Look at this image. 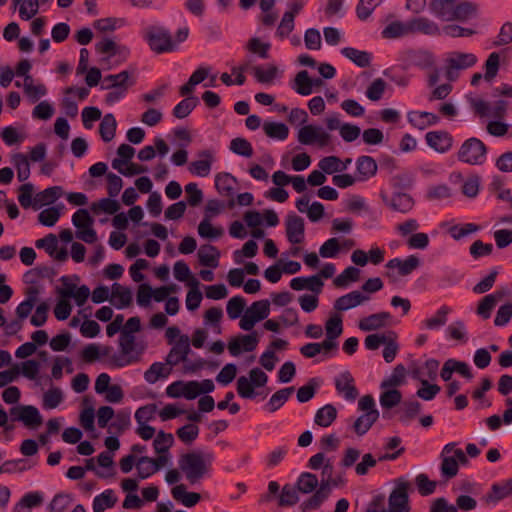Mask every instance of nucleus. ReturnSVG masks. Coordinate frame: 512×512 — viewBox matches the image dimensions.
<instances>
[{
  "label": "nucleus",
  "instance_id": "6",
  "mask_svg": "<svg viewBox=\"0 0 512 512\" xmlns=\"http://www.w3.org/2000/svg\"><path fill=\"white\" fill-rule=\"evenodd\" d=\"M478 61L474 53L451 52L445 62V75L450 81H455L459 76L460 70L473 67Z\"/></svg>",
  "mask_w": 512,
  "mask_h": 512
},
{
  "label": "nucleus",
  "instance_id": "21",
  "mask_svg": "<svg viewBox=\"0 0 512 512\" xmlns=\"http://www.w3.org/2000/svg\"><path fill=\"white\" fill-rule=\"evenodd\" d=\"M478 4L470 1L456 2L450 21L466 22L478 16Z\"/></svg>",
  "mask_w": 512,
  "mask_h": 512
},
{
  "label": "nucleus",
  "instance_id": "33",
  "mask_svg": "<svg viewBox=\"0 0 512 512\" xmlns=\"http://www.w3.org/2000/svg\"><path fill=\"white\" fill-rule=\"evenodd\" d=\"M341 54L360 68L369 67L372 61L371 53L353 47L342 48Z\"/></svg>",
  "mask_w": 512,
  "mask_h": 512
},
{
  "label": "nucleus",
  "instance_id": "57",
  "mask_svg": "<svg viewBox=\"0 0 512 512\" xmlns=\"http://www.w3.org/2000/svg\"><path fill=\"white\" fill-rule=\"evenodd\" d=\"M31 467H32V465L29 464V460H27V459L6 460L0 466V473L1 474H13L16 472L21 473L26 470H29Z\"/></svg>",
  "mask_w": 512,
  "mask_h": 512
},
{
  "label": "nucleus",
  "instance_id": "47",
  "mask_svg": "<svg viewBox=\"0 0 512 512\" xmlns=\"http://www.w3.org/2000/svg\"><path fill=\"white\" fill-rule=\"evenodd\" d=\"M189 285L191 286V289L186 295V308L189 311H194L199 308L203 296L201 291L198 289L199 281L196 278H191Z\"/></svg>",
  "mask_w": 512,
  "mask_h": 512
},
{
  "label": "nucleus",
  "instance_id": "64",
  "mask_svg": "<svg viewBox=\"0 0 512 512\" xmlns=\"http://www.w3.org/2000/svg\"><path fill=\"white\" fill-rule=\"evenodd\" d=\"M512 43V22L506 21L503 23V25L500 27V30L495 37L494 41L492 42V45L494 47H502L507 46Z\"/></svg>",
  "mask_w": 512,
  "mask_h": 512
},
{
  "label": "nucleus",
  "instance_id": "40",
  "mask_svg": "<svg viewBox=\"0 0 512 512\" xmlns=\"http://www.w3.org/2000/svg\"><path fill=\"white\" fill-rule=\"evenodd\" d=\"M117 497L112 489H106L93 499V511L104 512L106 509L114 507Z\"/></svg>",
  "mask_w": 512,
  "mask_h": 512
},
{
  "label": "nucleus",
  "instance_id": "24",
  "mask_svg": "<svg viewBox=\"0 0 512 512\" xmlns=\"http://www.w3.org/2000/svg\"><path fill=\"white\" fill-rule=\"evenodd\" d=\"M378 165L371 156L362 155L356 160L357 180L366 181L377 174Z\"/></svg>",
  "mask_w": 512,
  "mask_h": 512
},
{
  "label": "nucleus",
  "instance_id": "20",
  "mask_svg": "<svg viewBox=\"0 0 512 512\" xmlns=\"http://www.w3.org/2000/svg\"><path fill=\"white\" fill-rule=\"evenodd\" d=\"M258 338L256 332L248 335H241L239 338L233 339L228 344L229 353L232 356H238L241 351L251 352L256 349Z\"/></svg>",
  "mask_w": 512,
  "mask_h": 512
},
{
  "label": "nucleus",
  "instance_id": "54",
  "mask_svg": "<svg viewBox=\"0 0 512 512\" xmlns=\"http://www.w3.org/2000/svg\"><path fill=\"white\" fill-rule=\"evenodd\" d=\"M409 34L408 21L403 23L400 21H394L387 25L381 32V35L385 39H395Z\"/></svg>",
  "mask_w": 512,
  "mask_h": 512
},
{
  "label": "nucleus",
  "instance_id": "35",
  "mask_svg": "<svg viewBox=\"0 0 512 512\" xmlns=\"http://www.w3.org/2000/svg\"><path fill=\"white\" fill-rule=\"evenodd\" d=\"M379 418V411H369L360 415L353 424V430L358 436L365 435Z\"/></svg>",
  "mask_w": 512,
  "mask_h": 512
},
{
  "label": "nucleus",
  "instance_id": "27",
  "mask_svg": "<svg viewBox=\"0 0 512 512\" xmlns=\"http://www.w3.org/2000/svg\"><path fill=\"white\" fill-rule=\"evenodd\" d=\"M294 391V386L282 388L276 391L263 406V409L268 413H275L288 401Z\"/></svg>",
  "mask_w": 512,
  "mask_h": 512
},
{
  "label": "nucleus",
  "instance_id": "50",
  "mask_svg": "<svg viewBox=\"0 0 512 512\" xmlns=\"http://www.w3.org/2000/svg\"><path fill=\"white\" fill-rule=\"evenodd\" d=\"M405 375H406L405 366L403 364H397L394 367L391 375L381 382L380 388L388 389L391 387L400 386L401 384L404 383Z\"/></svg>",
  "mask_w": 512,
  "mask_h": 512
},
{
  "label": "nucleus",
  "instance_id": "5",
  "mask_svg": "<svg viewBox=\"0 0 512 512\" xmlns=\"http://www.w3.org/2000/svg\"><path fill=\"white\" fill-rule=\"evenodd\" d=\"M268 382V375L260 368H253L249 372V378L240 376L237 379L236 390L243 399H254L259 393L255 388L264 387Z\"/></svg>",
  "mask_w": 512,
  "mask_h": 512
},
{
  "label": "nucleus",
  "instance_id": "8",
  "mask_svg": "<svg viewBox=\"0 0 512 512\" xmlns=\"http://www.w3.org/2000/svg\"><path fill=\"white\" fill-rule=\"evenodd\" d=\"M383 203L391 210L403 214L408 213L414 207V199L407 193L394 191L391 196L387 192L381 190L379 194Z\"/></svg>",
  "mask_w": 512,
  "mask_h": 512
},
{
  "label": "nucleus",
  "instance_id": "53",
  "mask_svg": "<svg viewBox=\"0 0 512 512\" xmlns=\"http://www.w3.org/2000/svg\"><path fill=\"white\" fill-rule=\"evenodd\" d=\"M320 386L318 378H310L308 382L297 390V400L300 403L310 401Z\"/></svg>",
  "mask_w": 512,
  "mask_h": 512
},
{
  "label": "nucleus",
  "instance_id": "18",
  "mask_svg": "<svg viewBox=\"0 0 512 512\" xmlns=\"http://www.w3.org/2000/svg\"><path fill=\"white\" fill-rule=\"evenodd\" d=\"M421 262L416 255H409L405 259L393 258L386 263V268L397 269L399 276H408L420 266Z\"/></svg>",
  "mask_w": 512,
  "mask_h": 512
},
{
  "label": "nucleus",
  "instance_id": "19",
  "mask_svg": "<svg viewBox=\"0 0 512 512\" xmlns=\"http://www.w3.org/2000/svg\"><path fill=\"white\" fill-rule=\"evenodd\" d=\"M236 183V178L233 177L230 173L222 172L215 176V188L217 189L218 193L222 196L231 197L228 203L230 208L234 207L235 205L233 195Z\"/></svg>",
  "mask_w": 512,
  "mask_h": 512
},
{
  "label": "nucleus",
  "instance_id": "48",
  "mask_svg": "<svg viewBox=\"0 0 512 512\" xmlns=\"http://www.w3.org/2000/svg\"><path fill=\"white\" fill-rule=\"evenodd\" d=\"M111 165L113 169L117 170L120 174L126 177L142 174L147 171L146 166L132 162H128V164H126L127 166L124 167V161H120L119 159H113Z\"/></svg>",
  "mask_w": 512,
  "mask_h": 512
},
{
  "label": "nucleus",
  "instance_id": "42",
  "mask_svg": "<svg viewBox=\"0 0 512 512\" xmlns=\"http://www.w3.org/2000/svg\"><path fill=\"white\" fill-rule=\"evenodd\" d=\"M24 93L30 102L35 103L41 97H44L47 94V88L44 84L40 83L34 85L32 76H26L23 84Z\"/></svg>",
  "mask_w": 512,
  "mask_h": 512
},
{
  "label": "nucleus",
  "instance_id": "12",
  "mask_svg": "<svg viewBox=\"0 0 512 512\" xmlns=\"http://www.w3.org/2000/svg\"><path fill=\"white\" fill-rule=\"evenodd\" d=\"M512 495V480L511 478L504 480L502 482L493 483L489 492H487L483 497L482 501L487 505L495 506L503 499Z\"/></svg>",
  "mask_w": 512,
  "mask_h": 512
},
{
  "label": "nucleus",
  "instance_id": "31",
  "mask_svg": "<svg viewBox=\"0 0 512 512\" xmlns=\"http://www.w3.org/2000/svg\"><path fill=\"white\" fill-rule=\"evenodd\" d=\"M171 494L173 498L186 507L195 506L201 499V495L197 492H189L184 484L176 485L172 488Z\"/></svg>",
  "mask_w": 512,
  "mask_h": 512
},
{
  "label": "nucleus",
  "instance_id": "9",
  "mask_svg": "<svg viewBox=\"0 0 512 512\" xmlns=\"http://www.w3.org/2000/svg\"><path fill=\"white\" fill-rule=\"evenodd\" d=\"M330 139V134L319 126L306 125L298 132V141L303 145L317 143L320 147H325L330 143Z\"/></svg>",
  "mask_w": 512,
  "mask_h": 512
},
{
  "label": "nucleus",
  "instance_id": "41",
  "mask_svg": "<svg viewBox=\"0 0 512 512\" xmlns=\"http://www.w3.org/2000/svg\"><path fill=\"white\" fill-rule=\"evenodd\" d=\"M411 65L420 69H428L434 66L435 60L431 52L425 50L411 51L408 55Z\"/></svg>",
  "mask_w": 512,
  "mask_h": 512
},
{
  "label": "nucleus",
  "instance_id": "60",
  "mask_svg": "<svg viewBox=\"0 0 512 512\" xmlns=\"http://www.w3.org/2000/svg\"><path fill=\"white\" fill-rule=\"evenodd\" d=\"M499 67H500V54L498 52L490 53L485 61V64H484V69H485L484 79L486 81L493 80L498 74Z\"/></svg>",
  "mask_w": 512,
  "mask_h": 512
},
{
  "label": "nucleus",
  "instance_id": "7",
  "mask_svg": "<svg viewBox=\"0 0 512 512\" xmlns=\"http://www.w3.org/2000/svg\"><path fill=\"white\" fill-rule=\"evenodd\" d=\"M409 487L410 483L403 478L396 480V486L388 498V512H410Z\"/></svg>",
  "mask_w": 512,
  "mask_h": 512
},
{
  "label": "nucleus",
  "instance_id": "61",
  "mask_svg": "<svg viewBox=\"0 0 512 512\" xmlns=\"http://www.w3.org/2000/svg\"><path fill=\"white\" fill-rule=\"evenodd\" d=\"M73 501L72 495L69 493H57L48 505L50 512H65Z\"/></svg>",
  "mask_w": 512,
  "mask_h": 512
},
{
  "label": "nucleus",
  "instance_id": "13",
  "mask_svg": "<svg viewBox=\"0 0 512 512\" xmlns=\"http://www.w3.org/2000/svg\"><path fill=\"white\" fill-rule=\"evenodd\" d=\"M190 352V339L188 335H182L170 349L166 357V364L176 366L180 362H187V357Z\"/></svg>",
  "mask_w": 512,
  "mask_h": 512
},
{
  "label": "nucleus",
  "instance_id": "4",
  "mask_svg": "<svg viewBox=\"0 0 512 512\" xmlns=\"http://www.w3.org/2000/svg\"><path fill=\"white\" fill-rule=\"evenodd\" d=\"M488 148L486 144L476 137L466 139L460 146L457 158L468 165H482L486 162Z\"/></svg>",
  "mask_w": 512,
  "mask_h": 512
},
{
  "label": "nucleus",
  "instance_id": "11",
  "mask_svg": "<svg viewBox=\"0 0 512 512\" xmlns=\"http://www.w3.org/2000/svg\"><path fill=\"white\" fill-rule=\"evenodd\" d=\"M337 393L343 396L347 401L353 402L358 397V390L354 383V378L349 371H343L334 379Z\"/></svg>",
  "mask_w": 512,
  "mask_h": 512
},
{
  "label": "nucleus",
  "instance_id": "38",
  "mask_svg": "<svg viewBox=\"0 0 512 512\" xmlns=\"http://www.w3.org/2000/svg\"><path fill=\"white\" fill-rule=\"evenodd\" d=\"M291 88L302 96H308L313 92V79L309 77L306 70L299 71Z\"/></svg>",
  "mask_w": 512,
  "mask_h": 512
},
{
  "label": "nucleus",
  "instance_id": "56",
  "mask_svg": "<svg viewBox=\"0 0 512 512\" xmlns=\"http://www.w3.org/2000/svg\"><path fill=\"white\" fill-rule=\"evenodd\" d=\"M446 337L452 340L467 342L468 336L464 321L456 320L451 323L445 330Z\"/></svg>",
  "mask_w": 512,
  "mask_h": 512
},
{
  "label": "nucleus",
  "instance_id": "32",
  "mask_svg": "<svg viewBox=\"0 0 512 512\" xmlns=\"http://www.w3.org/2000/svg\"><path fill=\"white\" fill-rule=\"evenodd\" d=\"M111 301L117 309H123L132 302V291L119 283L112 285Z\"/></svg>",
  "mask_w": 512,
  "mask_h": 512
},
{
  "label": "nucleus",
  "instance_id": "26",
  "mask_svg": "<svg viewBox=\"0 0 512 512\" xmlns=\"http://www.w3.org/2000/svg\"><path fill=\"white\" fill-rule=\"evenodd\" d=\"M199 160L190 163L189 171L196 176L206 177L211 171V165L213 162V154L209 150H203L199 152Z\"/></svg>",
  "mask_w": 512,
  "mask_h": 512
},
{
  "label": "nucleus",
  "instance_id": "37",
  "mask_svg": "<svg viewBox=\"0 0 512 512\" xmlns=\"http://www.w3.org/2000/svg\"><path fill=\"white\" fill-rule=\"evenodd\" d=\"M262 127L265 134L271 139L284 141L289 136V128L284 123L265 121Z\"/></svg>",
  "mask_w": 512,
  "mask_h": 512
},
{
  "label": "nucleus",
  "instance_id": "59",
  "mask_svg": "<svg viewBox=\"0 0 512 512\" xmlns=\"http://www.w3.org/2000/svg\"><path fill=\"white\" fill-rule=\"evenodd\" d=\"M229 149L237 155L250 158L253 155L251 143L242 137H236L231 140Z\"/></svg>",
  "mask_w": 512,
  "mask_h": 512
},
{
  "label": "nucleus",
  "instance_id": "55",
  "mask_svg": "<svg viewBox=\"0 0 512 512\" xmlns=\"http://www.w3.org/2000/svg\"><path fill=\"white\" fill-rule=\"evenodd\" d=\"M174 444V436L171 433H166L164 431H159L156 437L153 440V448L156 453L164 454L168 453L169 449Z\"/></svg>",
  "mask_w": 512,
  "mask_h": 512
},
{
  "label": "nucleus",
  "instance_id": "3",
  "mask_svg": "<svg viewBox=\"0 0 512 512\" xmlns=\"http://www.w3.org/2000/svg\"><path fill=\"white\" fill-rule=\"evenodd\" d=\"M143 39L147 42L151 51L156 54H164L177 50L170 30L162 25H150L143 32Z\"/></svg>",
  "mask_w": 512,
  "mask_h": 512
},
{
  "label": "nucleus",
  "instance_id": "36",
  "mask_svg": "<svg viewBox=\"0 0 512 512\" xmlns=\"http://www.w3.org/2000/svg\"><path fill=\"white\" fill-rule=\"evenodd\" d=\"M22 410L19 418L25 427L36 429L43 423V417L35 406L24 405Z\"/></svg>",
  "mask_w": 512,
  "mask_h": 512
},
{
  "label": "nucleus",
  "instance_id": "1",
  "mask_svg": "<svg viewBox=\"0 0 512 512\" xmlns=\"http://www.w3.org/2000/svg\"><path fill=\"white\" fill-rule=\"evenodd\" d=\"M214 459L211 451L194 450L181 455L178 465L187 481L194 485L210 477Z\"/></svg>",
  "mask_w": 512,
  "mask_h": 512
},
{
  "label": "nucleus",
  "instance_id": "44",
  "mask_svg": "<svg viewBox=\"0 0 512 512\" xmlns=\"http://www.w3.org/2000/svg\"><path fill=\"white\" fill-rule=\"evenodd\" d=\"M117 122L112 113L106 114L100 125L99 133L104 142H110L113 140L116 134Z\"/></svg>",
  "mask_w": 512,
  "mask_h": 512
},
{
  "label": "nucleus",
  "instance_id": "25",
  "mask_svg": "<svg viewBox=\"0 0 512 512\" xmlns=\"http://www.w3.org/2000/svg\"><path fill=\"white\" fill-rule=\"evenodd\" d=\"M324 283L319 275L309 277H295L290 281V287L295 291L308 289L316 294L320 293Z\"/></svg>",
  "mask_w": 512,
  "mask_h": 512
},
{
  "label": "nucleus",
  "instance_id": "52",
  "mask_svg": "<svg viewBox=\"0 0 512 512\" xmlns=\"http://www.w3.org/2000/svg\"><path fill=\"white\" fill-rule=\"evenodd\" d=\"M221 227H213L210 223L209 215H205L204 219L198 225V234L204 239H217L223 235Z\"/></svg>",
  "mask_w": 512,
  "mask_h": 512
},
{
  "label": "nucleus",
  "instance_id": "58",
  "mask_svg": "<svg viewBox=\"0 0 512 512\" xmlns=\"http://www.w3.org/2000/svg\"><path fill=\"white\" fill-rule=\"evenodd\" d=\"M13 163L17 169V178L20 182L26 181L30 176V164L28 157L23 153L13 156Z\"/></svg>",
  "mask_w": 512,
  "mask_h": 512
},
{
  "label": "nucleus",
  "instance_id": "43",
  "mask_svg": "<svg viewBox=\"0 0 512 512\" xmlns=\"http://www.w3.org/2000/svg\"><path fill=\"white\" fill-rule=\"evenodd\" d=\"M336 418V408L332 404H326L316 411L314 422L320 427H329Z\"/></svg>",
  "mask_w": 512,
  "mask_h": 512
},
{
  "label": "nucleus",
  "instance_id": "2",
  "mask_svg": "<svg viewBox=\"0 0 512 512\" xmlns=\"http://www.w3.org/2000/svg\"><path fill=\"white\" fill-rule=\"evenodd\" d=\"M321 468L320 485L310 498L302 502L300 507L303 512L318 509L328 498L331 486H337L338 484L337 480L333 478L334 466L330 459H327Z\"/></svg>",
  "mask_w": 512,
  "mask_h": 512
},
{
  "label": "nucleus",
  "instance_id": "28",
  "mask_svg": "<svg viewBox=\"0 0 512 512\" xmlns=\"http://www.w3.org/2000/svg\"><path fill=\"white\" fill-rule=\"evenodd\" d=\"M454 443H448L444 446L442 450V463H441V473L444 477L450 479L457 475L459 466L457 460L452 456H447V454L451 453L454 447Z\"/></svg>",
  "mask_w": 512,
  "mask_h": 512
},
{
  "label": "nucleus",
  "instance_id": "14",
  "mask_svg": "<svg viewBox=\"0 0 512 512\" xmlns=\"http://www.w3.org/2000/svg\"><path fill=\"white\" fill-rule=\"evenodd\" d=\"M286 236L291 244H300L304 240L305 225L300 216L292 213L286 218Z\"/></svg>",
  "mask_w": 512,
  "mask_h": 512
},
{
  "label": "nucleus",
  "instance_id": "39",
  "mask_svg": "<svg viewBox=\"0 0 512 512\" xmlns=\"http://www.w3.org/2000/svg\"><path fill=\"white\" fill-rule=\"evenodd\" d=\"M63 194L61 186H52L39 192L35 197L34 208L37 209L43 205L55 202Z\"/></svg>",
  "mask_w": 512,
  "mask_h": 512
},
{
  "label": "nucleus",
  "instance_id": "23",
  "mask_svg": "<svg viewBox=\"0 0 512 512\" xmlns=\"http://www.w3.org/2000/svg\"><path fill=\"white\" fill-rule=\"evenodd\" d=\"M505 295V291H495L491 294L484 296L479 301V304L476 309V314L483 320L489 319L498 301L501 300Z\"/></svg>",
  "mask_w": 512,
  "mask_h": 512
},
{
  "label": "nucleus",
  "instance_id": "63",
  "mask_svg": "<svg viewBox=\"0 0 512 512\" xmlns=\"http://www.w3.org/2000/svg\"><path fill=\"white\" fill-rule=\"evenodd\" d=\"M119 209H120L119 203L116 200L112 199L111 197L102 198L98 202H94L91 205V210L94 213H99L102 211V212L112 215V214H115Z\"/></svg>",
  "mask_w": 512,
  "mask_h": 512
},
{
  "label": "nucleus",
  "instance_id": "10",
  "mask_svg": "<svg viewBox=\"0 0 512 512\" xmlns=\"http://www.w3.org/2000/svg\"><path fill=\"white\" fill-rule=\"evenodd\" d=\"M427 145L438 153H446L453 147L454 138L445 130L429 131L425 135Z\"/></svg>",
  "mask_w": 512,
  "mask_h": 512
},
{
  "label": "nucleus",
  "instance_id": "16",
  "mask_svg": "<svg viewBox=\"0 0 512 512\" xmlns=\"http://www.w3.org/2000/svg\"><path fill=\"white\" fill-rule=\"evenodd\" d=\"M409 34L421 33L429 36H439L441 30L437 23L426 18L417 17L408 21Z\"/></svg>",
  "mask_w": 512,
  "mask_h": 512
},
{
  "label": "nucleus",
  "instance_id": "29",
  "mask_svg": "<svg viewBox=\"0 0 512 512\" xmlns=\"http://www.w3.org/2000/svg\"><path fill=\"white\" fill-rule=\"evenodd\" d=\"M459 0H432L429 4L430 12L442 21L450 22V17Z\"/></svg>",
  "mask_w": 512,
  "mask_h": 512
},
{
  "label": "nucleus",
  "instance_id": "51",
  "mask_svg": "<svg viewBox=\"0 0 512 512\" xmlns=\"http://www.w3.org/2000/svg\"><path fill=\"white\" fill-rule=\"evenodd\" d=\"M170 374V369L166 368L161 362H154L144 373V379L150 384L156 383L160 378H165Z\"/></svg>",
  "mask_w": 512,
  "mask_h": 512
},
{
  "label": "nucleus",
  "instance_id": "17",
  "mask_svg": "<svg viewBox=\"0 0 512 512\" xmlns=\"http://www.w3.org/2000/svg\"><path fill=\"white\" fill-rule=\"evenodd\" d=\"M391 319L392 315L389 312L382 311L360 319L358 327L362 331H374L388 326Z\"/></svg>",
  "mask_w": 512,
  "mask_h": 512
},
{
  "label": "nucleus",
  "instance_id": "15",
  "mask_svg": "<svg viewBox=\"0 0 512 512\" xmlns=\"http://www.w3.org/2000/svg\"><path fill=\"white\" fill-rule=\"evenodd\" d=\"M368 300H370L369 295H366L358 290H354L337 298L333 307L337 311H347L363 304Z\"/></svg>",
  "mask_w": 512,
  "mask_h": 512
},
{
  "label": "nucleus",
  "instance_id": "62",
  "mask_svg": "<svg viewBox=\"0 0 512 512\" xmlns=\"http://www.w3.org/2000/svg\"><path fill=\"white\" fill-rule=\"evenodd\" d=\"M387 84L382 78L374 79L365 91L366 97L371 101H379L382 99Z\"/></svg>",
  "mask_w": 512,
  "mask_h": 512
},
{
  "label": "nucleus",
  "instance_id": "45",
  "mask_svg": "<svg viewBox=\"0 0 512 512\" xmlns=\"http://www.w3.org/2000/svg\"><path fill=\"white\" fill-rule=\"evenodd\" d=\"M318 485H320V483L315 474L310 472H303L297 479L296 489L303 494H309L313 491H316L315 489L318 487Z\"/></svg>",
  "mask_w": 512,
  "mask_h": 512
},
{
  "label": "nucleus",
  "instance_id": "34",
  "mask_svg": "<svg viewBox=\"0 0 512 512\" xmlns=\"http://www.w3.org/2000/svg\"><path fill=\"white\" fill-rule=\"evenodd\" d=\"M198 258L201 265L217 268L219 265L220 251L213 245H203L198 251Z\"/></svg>",
  "mask_w": 512,
  "mask_h": 512
},
{
  "label": "nucleus",
  "instance_id": "49",
  "mask_svg": "<svg viewBox=\"0 0 512 512\" xmlns=\"http://www.w3.org/2000/svg\"><path fill=\"white\" fill-rule=\"evenodd\" d=\"M128 78H129V73L126 70L121 71L118 74L107 75L104 77L101 88L106 89V90H110L113 88H117V89L126 88L127 89L126 83H127Z\"/></svg>",
  "mask_w": 512,
  "mask_h": 512
},
{
  "label": "nucleus",
  "instance_id": "22",
  "mask_svg": "<svg viewBox=\"0 0 512 512\" xmlns=\"http://www.w3.org/2000/svg\"><path fill=\"white\" fill-rule=\"evenodd\" d=\"M408 122L419 130H424L429 126L436 125L440 118L434 113L426 111H410L407 114Z\"/></svg>",
  "mask_w": 512,
  "mask_h": 512
},
{
  "label": "nucleus",
  "instance_id": "30",
  "mask_svg": "<svg viewBox=\"0 0 512 512\" xmlns=\"http://www.w3.org/2000/svg\"><path fill=\"white\" fill-rule=\"evenodd\" d=\"M452 312V309L447 305H442L435 314L423 320L421 322V328L428 330H438L445 326L448 321V315Z\"/></svg>",
  "mask_w": 512,
  "mask_h": 512
},
{
  "label": "nucleus",
  "instance_id": "46",
  "mask_svg": "<svg viewBox=\"0 0 512 512\" xmlns=\"http://www.w3.org/2000/svg\"><path fill=\"white\" fill-rule=\"evenodd\" d=\"M199 104L196 96L186 97L181 100L172 110L174 117L178 119L186 118Z\"/></svg>",
  "mask_w": 512,
  "mask_h": 512
}]
</instances>
